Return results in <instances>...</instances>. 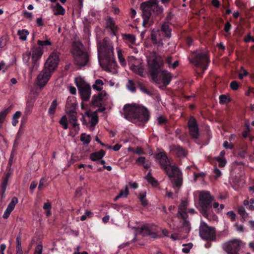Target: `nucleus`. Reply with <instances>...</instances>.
<instances>
[{
  "label": "nucleus",
  "mask_w": 254,
  "mask_h": 254,
  "mask_svg": "<svg viewBox=\"0 0 254 254\" xmlns=\"http://www.w3.org/2000/svg\"><path fill=\"white\" fill-rule=\"evenodd\" d=\"M92 213L89 210H86L84 215L81 216L80 220L82 221H83L86 219L87 217L90 218L92 217Z\"/></svg>",
  "instance_id": "nucleus-50"
},
{
  "label": "nucleus",
  "mask_w": 254,
  "mask_h": 254,
  "mask_svg": "<svg viewBox=\"0 0 254 254\" xmlns=\"http://www.w3.org/2000/svg\"><path fill=\"white\" fill-rule=\"evenodd\" d=\"M118 56L119 60L120 62H121V63L123 65H126V61H125L124 58H123V54L121 51H118Z\"/></svg>",
  "instance_id": "nucleus-55"
},
{
  "label": "nucleus",
  "mask_w": 254,
  "mask_h": 254,
  "mask_svg": "<svg viewBox=\"0 0 254 254\" xmlns=\"http://www.w3.org/2000/svg\"><path fill=\"white\" fill-rule=\"evenodd\" d=\"M98 59L102 66L109 68L115 65L113 47L110 40L105 38L98 44Z\"/></svg>",
  "instance_id": "nucleus-1"
},
{
  "label": "nucleus",
  "mask_w": 254,
  "mask_h": 254,
  "mask_svg": "<svg viewBox=\"0 0 254 254\" xmlns=\"http://www.w3.org/2000/svg\"><path fill=\"white\" fill-rule=\"evenodd\" d=\"M243 244L242 241L235 239L226 243L224 246V249L228 254H239V252Z\"/></svg>",
  "instance_id": "nucleus-8"
},
{
  "label": "nucleus",
  "mask_w": 254,
  "mask_h": 254,
  "mask_svg": "<svg viewBox=\"0 0 254 254\" xmlns=\"http://www.w3.org/2000/svg\"><path fill=\"white\" fill-rule=\"evenodd\" d=\"M20 236L18 235L16 237V254H23V251L22 249L21 244L20 242Z\"/></svg>",
  "instance_id": "nucleus-38"
},
{
  "label": "nucleus",
  "mask_w": 254,
  "mask_h": 254,
  "mask_svg": "<svg viewBox=\"0 0 254 254\" xmlns=\"http://www.w3.org/2000/svg\"><path fill=\"white\" fill-rule=\"evenodd\" d=\"M227 215L230 218L231 221L234 222L236 219V214L233 211H230L227 212Z\"/></svg>",
  "instance_id": "nucleus-56"
},
{
  "label": "nucleus",
  "mask_w": 254,
  "mask_h": 254,
  "mask_svg": "<svg viewBox=\"0 0 254 254\" xmlns=\"http://www.w3.org/2000/svg\"><path fill=\"white\" fill-rule=\"evenodd\" d=\"M124 39L128 41L131 43L133 44L135 41L134 37L130 34H126L124 36Z\"/></svg>",
  "instance_id": "nucleus-52"
},
{
  "label": "nucleus",
  "mask_w": 254,
  "mask_h": 254,
  "mask_svg": "<svg viewBox=\"0 0 254 254\" xmlns=\"http://www.w3.org/2000/svg\"><path fill=\"white\" fill-rule=\"evenodd\" d=\"M107 27H109L114 34H115V31L117 30V26L115 25V23L113 19L111 17H109L106 20Z\"/></svg>",
  "instance_id": "nucleus-27"
},
{
  "label": "nucleus",
  "mask_w": 254,
  "mask_h": 254,
  "mask_svg": "<svg viewBox=\"0 0 254 254\" xmlns=\"http://www.w3.org/2000/svg\"><path fill=\"white\" fill-rule=\"evenodd\" d=\"M187 206V201H182L181 204L179 206L177 214V217L182 219V220L180 221L181 226L179 228V231L186 234H188L190 230V222L187 220L188 217V215L186 211Z\"/></svg>",
  "instance_id": "nucleus-4"
},
{
  "label": "nucleus",
  "mask_w": 254,
  "mask_h": 254,
  "mask_svg": "<svg viewBox=\"0 0 254 254\" xmlns=\"http://www.w3.org/2000/svg\"><path fill=\"white\" fill-rule=\"evenodd\" d=\"M18 203V199L16 197H12L11 201L8 205L7 208L12 209V210L14 209L15 205Z\"/></svg>",
  "instance_id": "nucleus-45"
},
{
  "label": "nucleus",
  "mask_w": 254,
  "mask_h": 254,
  "mask_svg": "<svg viewBox=\"0 0 254 254\" xmlns=\"http://www.w3.org/2000/svg\"><path fill=\"white\" fill-rule=\"evenodd\" d=\"M232 28V25L229 22H227L225 25L224 30L226 33H229Z\"/></svg>",
  "instance_id": "nucleus-62"
},
{
  "label": "nucleus",
  "mask_w": 254,
  "mask_h": 254,
  "mask_svg": "<svg viewBox=\"0 0 254 254\" xmlns=\"http://www.w3.org/2000/svg\"><path fill=\"white\" fill-rule=\"evenodd\" d=\"M217 162L218 163V166L219 167H223L225 166L227 161L223 157H218L216 158Z\"/></svg>",
  "instance_id": "nucleus-44"
},
{
  "label": "nucleus",
  "mask_w": 254,
  "mask_h": 254,
  "mask_svg": "<svg viewBox=\"0 0 254 254\" xmlns=\"http://www.w3.org/2000/svg\"><path fill=\"white\" fill-rule=\"evenodd\" d=\"M139 232L142 234L143 236H149L151 238H156L157 235L153 226H151L148 224L144 225L141 226Z\"/></svg>",
  "instance_id": "nucleus-16"
},
{
  "label": "nucleus",
  "mask_w": 254,
  "mask_h": 254,
  "mask_svg": "<svg viewBox=\"0 0 254 254\" xmlns=\"http://www.w3.org/2000/svg\"><path fill=\"white\" fill-rule=\"evenodd\" d=\"M145 178L153 187H157L159 185L158 181L152 176L150 172L148 173Z\"/></svg>",
  "instance_id": "nucleus-31"
},
{
  "label": "nucleus",
  "mask_w": 254,
  "mask_h": 254,
  "mask_svg": "<svg viewBox=\"0 0 254 254\" xmlns=\"http://www.w3.org/2000/svg\"><path fill=\"white\" fill-rule=\"evenodd\" d=\"M12 174V170H9L6 173L4 177L2 178V184L1 185V188L3 190V194L5 193L6 187L8 184V181Z\"/></svg>",
  "instance_id": "nucleus-25"
},
{
  "label": "nucleus",
  "mask_w": 254,
  "mask_h": 254,
  "mask_svg": "<svg viewBox=\"0 0 254 254\" xmlns=\"http://www.w3.org/2000/svg\"><path fill=\"white\" fill-rule=\"evenodd\" d=\"M160 73V76L162 79V83L164 86H167L170 83L171 80L172 76L171 73L167 70H163V69L161 71Z\"/></svg>",
  "instance_id": "nucleus-21"
},
{
  "label": "nucleus",
  "mask_w": 254,
  "mask_h": 254,
  "mask_svg": "<svg viewBox=\"0 0 254 254\" xmlns=\"http://www.w3.org/2000/svg\"><path fill=\"white\" fill-rule=\"evenodd\" d=\"M54 14L55 15H64L65 10L63 7L59 3H57L53 9Z\"/></svg>",
  "instance_id": "nucleus-29"
},
{
  "label": "nucleus",
  "mask_w": 254,
  "mask_h": 254,
  "mask_svg": "<svg viewBox=\"0 0 254 254\" xmlns=\"http://www.w3.org/2000/svg\"><path fill=\"white\" fill-rule=\"evenodd\" d=\"M214 200V197L211 195L210 192L207 191V217L212 207L211 202Z\"/></svg>",
  "instance_id": "nucleus-37"
},
{
  "label": "nucleus",
  "mask_w": 254,
  "mask_h": 254,
  "mask_svg": "<svg viewBox=\"0 0 254 254\" xmlns=\"http://www.w3.org/2000/svg\"><path fill=\"white\" fill-rule=\"evenodd\" d=\"M241 70H243V73H240L239 74V78L241 80L243 79L244 78V76H247L249 74L248 72L242 66L241 67Z\"/></svg>",
  "instance_id": "nucleus-60"
},
{
  "label": "nucleus",
  "mask_w": 254,
  "mask_h": 254,
  "mask_svg": "<svg viewBox=\"0 0 254 254\" xmlns=\"http://www.w3.org/2000/svg\"><path fill=\"white\" fill-rule=\"evenodd\" d=\"M176 153L179 157H185L187 154V152L182 147L177 146L175 147Z\"/></svg>",
  "instance_id": "nucleus-39"
},
{
  "label": "nucleus",
  "mask_w": 254,
  "mask_h": 254,
  "mask_svg": "<svg viewBox=\"0 0 254 254\" xmlns=\"http://www.w3.org/2000/svg\"><path fill=\"white\" fill-rule=\"evenodd\" d=\"M215 239L216 233L215 228L207 226V241H214Z\"/></svg>",
  "instance_id": "nucleus-26"
},
{
  "label": "nucleus",
  "mask_w": 254,
  "mask_h": 254,
  "mask_svg": "<svg viewBox=\"0 0 254 254\" xmlns=\"http://www.w3.org/2000/svg\"><path fill=\"white\" fill-rule=\"evenodd\" d=\"M161 30L164 33L165 36L170 38L171 37V29L169 25L164 23L161 26Z\"/></svg>",
  "instance_id": "nucleus-32"
},
{
  "label": "nucleus",
  "mask_w": 254,
  "mask_h": 254,
  "mask_svg": "<svg viewBox=\"0 0 254 254\" xmlns=\"http://www.w3.org/2000/svg\"><path fill=\"white\" fill-rule=\"evenodd\" d=\"M183 246H184L185 248L182 249L183 252L185 253H189L190 249L192 247V244L190 243L187 244H184Z\"/></svg>",
  "instance_id": "nucleus-51"
},
{
  "label": "nucleus",
  "mask_w": 254,
  "mask_h": 254,
  "mask_svg": "<svg viewBox=\"0 0 254 254\" xmlns=\"http://www.w3.org/2000/svg\"><path fill=\"white\" fill-rule=\"evenodd\" d=\"M239 83L236 80H233L231 82L230 84V88L234 91L237 90L239 87Z\"/></svg>",
  "instance_id": "nucleus-48"
},
{
  "label": "nucleus",
  "mask_w": 254,
  "mask_h": 254,
  "mask_svg": "<svg viewBox=\"0 0 254 254\" xmlns=\"http://www.w3.org/2000/svg\"><path fill=\"white\" fill-rule=\"evenodd\" d=\"M219 98V103L221 105L227 104L231 101L230 98L225 94L221 95Z\"/></svg>",
  "instance_id": "nucleus-40"
},
{
  "label": "nucleus",
  "mask_w": 254,
  "mask_h": 254,
  "mask_svg": "<svg viewBox=\"0 0 254 254\" xmlns=\"http://www.w3.org/2000/svg\"><path fill=\"white\" fill-rule=\"evenodd\" d=\"M67 114L69 116V123L73 124V127L74 128H76V127H77V128L79 129V124L77 123V113L75 112V109H73L69 110V112L67 113Z\"/></svg>",
  "instance_id": "nucleus-20"
},
{
  "label": "nucleus",
  "mask_w": 254,
  "mask_h": 254,
  "mask_svg": "<svg viewBox=\"0 0 254 254\" xmlns=\"http://www.w3.org/2000/svg\"><path fill=\"white\" fill-rule=\"evenodd\" d=\"M29 34L28 31L26 29L19 30L17 31V34L19 36V39L22 41H26L27 36Z\"/></svg>",
  "instance_id": "nucleus-34"
},
{
  "label": "nucleus",
  "mask_w": 254,
  "mask_h": 254,
  "mask_svg": "<svg viewBox=\"0 0 254 254\" xmlns=\"http://www.w3.org/2000/svg\"><path fill=\"white\" fill-rule=\"evenodd\" d=\"M72 54L74 56V63L79 67L81 68L87 64L89 61L88 55L81 43L77 42L74 44Z\"/></svg>",
  "instance_id": "nucleus-3"
},
{
  "label": "nucleus",
  "mask_w": 254,
  "mask_h": 254,
  "mask_svg": "<svg viewBox=\"0 0 254 254\" xmlns=\"http://www.w3.org/2000/svg\"><path fill=\"white\" fill-rule=\"evenodd\" d=\"M127 88L128 89L130 90L132 92L135 91V87L134 86V83L133 81L131 80H129L128 81V83L127 85Z\"/></svg>",
  "instance_id": "nucleus-53"
},
{
  "label": "nucleus",
  "mask_w": 254,
  "mask_h": 254,
  "mask_svg": "<svg viewBox=\"0 0 254 254\" xmlns=\"http://www.w3.org/2000/svg\"><path fill=\"white\" fill-rule=\"evenodd\" d=\"M199 233L202 239L206 240V224L204 222L200 224Z\"/></svg>",
  "instance_id": "nucleus-28"
},
{
  "label": "nucleus",
  "mask_w": 254,
  "mask_h": 254,
  "mask_svg": "<svg viewBox=\"0 0 254 254\" xmlns=\"http://www.w3.org/2000/svg\"><path fill=\"white\" fill-rule=\"evenodd\" d=\"M45 183H46V180L44 178H42L40 180V183H39V184L38 186V189L39 190H43L46 187Z\"/></svg>",
  "instance_id": "nucleus-58"
},
{
  "label": "nucleus",
  "mask_w": 254,
  "mask_h": 254,
  "mask_svg": "<svg viewBox=\"0 0 254 254\" xmlns=\"http://www.w3.org/2000/svg\"><path fill=\"white\" fill-rule=\"evenodd\" d=\"M43 247L41 245H38L35 248L34 254H42Z\"/></svg>",
  "instance_id": "nucleus-61"
},
{
  "label": "nucleus",
  "mask_w": 254,
  "mask_h": 254,
  "mask_svg": "<svg viewBox=\"0 0 254 254\" xmlns=\"http://www.w3.org/2000/svg\"><path fill=\"white\" fill-rule=\"evenodd\" d=\"M143 5H147L149 9L156 15L161 14L163 11V8L159 4L158 0H149L143 2Z\"/></svg>",
  "instance_id": "nucleus-15"
},
{
  "label": "nucleus",
  "mask_w": 254,
  "mask_h": 254,
  "mask_svg": "<svg viewBox=\"0 0 254 254\" xmlns=\"http://www.w3.org/2000/svg\"><path fill=\"white\" fill-rule=\"evenodd\" d=\"M43 53V49L40 47H35L33 49L32 56V65L30 67V71L31 72H32L34 69H37L39 65L38 61L42 56Z\"/></svg>",
  "instance_id": "nucleus-11"
},
{
  "label": "nucleus",
  "mask_w": 254,
  "mask_h": 254,
  "mask_svg": "<svg viewBox=\"0 0 254 254\" xmlns=\"http://www.w3.org/2000/svg\"><path fill=\"white\" fill-rule=\"evenodd\" d=\"M75 82L82 100L84 101H88L90 99L91 92L90 85L81 77L76 78Z\"/></svg>",
  "instance_id": "nucleus-7"
},
{
  "label": "nucleus",
  "mask_w": 254,
  "mask_h": 254,
  "mask_svg": "<svg viewBox=\"0 0 254 254\" xmlns=\"http://www.w3.org/2000/svg\"><path fill=\"white\" fill-rule=\"evenodd\" d=\"M158 122L159 125H162L166 123L167 120L162 116H160L157 118Z\"/></svg>",
  "instance_id": "nucleus-64"
},
{
  "label": "nucleus",
  "mask_w": 254,
  "mask_h": 254,
  "mask_svg": "<svg viewBox=\"0 0 254 254\" xmlns=\"http://www.w3.org/2000/svg\"><path fill=\"white\" fill-rule=\"evenodd\" d=\"M191 62L194 63L197 66L202 67V71L204 72L206 69L205 64L206 63V53H200L196 55Z\"/></svg>",
  "instance_id": "nucleus-13"
},
{
  "label": "nucleus",
  "mask_w": 254,
  "mask_h": 254,
  "mask_svg": "<svg viewBox=\"0 0 254 254\" xmlns=\"http://www.w3.org/2000/svg\"><path fill=\"white\" fill-rule=\"evenodd\" d=\"M57 106V100H54L52 103L51 105L50 106V108L48 110L49 114L51 115H53L55 113V110Z\"/></svg>",
  "instance_id": "nucleus-43"
},
{
  "label": "nucleus",
  "mask_w": 254,
  "mask_h": 254,
  "mask_svg": "<svg viewBox=\"0 0 254 254\" xmlns=\"http://www.w3.org/2000/svg\"><path fill=\"white\" fill-rule=\"evenodd\" d=\"M103 85L104 83L102 80L97 79L95 80V83L93 84L92 88L98 91H101L103 89Z\"/></svg>",
  "instance_id": "nucleus-33"
},
{
  "label": "nucleus",
  "mask_w": 254,
  "mask_h": 254,
  "mask_svg": "<svg viewBox=\"0 0 254 254\" xmlns=\"http://www.w3.org/2000/svg\"><path fill=\"white\" fill-rule=\"evenodd\" d=\"M80 140L84 144H88L91 141V137L89 135H87L85 133H82L80 136Z\"/></svg>",
  "instance_id": "nucleus-41"
},
{
  "label": "nucleus",
  "mask_w": 254,
  "mask_h": 254,
  "mask_svg": "<svg viewBox=\"0 0 254 254\" xmlns=\"http://www.w3.org/2000/svg\"><path fill=\"white\" fill-rule=\"evenodd\" d=\"M60 124L64 128L66 129L68 128L67 118L65 116H63L60 120Z\"/></svg>",
  "instance_id": "nucleus-46"
},
{
  "label": "nucleus",
  "mask_w": 254,
  "mask_h": 254,
  "mask_svg": "<svg viewBox=\"0 0 254 254\" xmlns=\"http://www.w3.org/2000/svg\"><path fill=\"white\" fill-rule=\"evenodd\" d=\"M198 207L200 213L206 217V191H199Z\"/></svg>",
  "instance_id": "nucleus-14"
},
{
  "label": "nucleus",
  "mask_w": 254,
  "mask_h": 254,
  "mask_svg": "<svg viewBox=\"0 0 254 254\" xmlns=\"http://www.w3.org/2000/svg\"><path fill=\"white\" fill-rule=\"evenodd\" d=\"M148 70L152 80L157 84L161 83L158 78L161 71L163 69L164 63L160 58H155L148 62Z\"/></svg>",
  "instance_id": "nucleus-6"
},
{
  "label": "nucleus",
  "mask_w": 254,
  "mask_h": 254,
  "mask_svg": "<svg viewBox=\"0 0 254 254\" xmlns=\"http://www.w3.org/2000/svg\"><path fill=\"white\" fill-rule=\"evenodd\" d=\"M123 111L124 117L133 123L146 122L149 118L148 110L138 105L127 104L124 106Z\"/></svg>",
  "instance_id": "nucleus-2"
},
{
  "label": "nucleus",
  "mask_w": 254,
  "mask_h": 254,
  "mask_svg": "<svg viewBox=\"0 0 254 254\" xmlns=\"http://www.w3.org/2000/svg\"><path fill=\"white\" fill-rule=\"evenodd\" d=\"M128 194V190L127 187L126 186L125 188V190H122L120 191V193L119 194V197H127V195Z\"/></svg>",
  "instance_id": "nucleus-54"
},
{
  "label": "nucleus",
  "mask_w": 254,
  "mask_h": 254,
  "mask_svg": "<svg viewBox=\"0 0 254 254\" xmlns=\"http://www.w3.org/2000/svg\"><path fill=\"white\" fill-rule=\"evenodd\" d=\"M37 44L38 45L41 46H51L52 43L51 41L50 40H47L46 41H41V40H38L37 41Z\"/></svg>",
  "instance_id": "nucleus-49"
},
{
  "label": "nucleus",
  "mask_w": 254,
  "mask_h": 254,
  "mask_svg": "<svg viewBox=\"0 0 254 254\" xmlns=\"http://www.w3.org/2000/svg\"><path fill=\"white\" fill-rule=\"evenodd\" d=\"M130 69L133 72L138 74L140 76L145 77V75L144 74V67L141 64L138 65L132 64L130 66Z\"/></svg>",
  "instance_id": "nucleus-22"
},
{
  "label": "nucleus",
  "mask_w": 254,
  "mask_h": 254,
  "mask_svg": "<svg viewBox=\"0 0 254 254\" xmlns=\"http://www.w3.org/2000/svg\"><path fill=\"white\" fill-rule=\"evenodd\" d=\"M46 70L44 68L37 77V84L41 87H43L47 83L51 76V73Z\"/></svg>",
  "instance_id": "nucleus-17"
},
{
  "label": "nucleus",
  "mask_w": 254,
  "mask_h": 254,
  "mask_svg": "<svg viewBox=\"0 0 254 254\" xmlns=\"http://www.w3.org/2000/svg\"><path fill=\"white\" fill-rule=\"evenodd\" d=\"M155 159L164 172L172 166L165 152H160L156 154Z\"/></svg>",
  "instance_id": "nucleus-9"
},
{
  "label": "nucleus",
  "mask_w": 254,
  "mask_h": 254,
  "mask_svg": "<svg viewBox=\"0 0 254 254\" xmlns=\"http://www.w3.org/2000/svg\"><path fill=\"white\" fill-rule=\"evenodd\" d=\"M151 39L154 45L160 44V43L158 42L157 39V34L156 32L154 30L152 31L151 33Z\"/></svg>",
  "instance_id": "nucleus-47"
},
{
  "label": "nucleus",
  "mask_w": 254,
  "mask_h": 254,
  "mask_svg": "<svg viewBox=\"0 0 254 254\" xmlns=\"http://www.w3.org/2000/svg\"><path fill=\"white\" fill-rule=\"evenodd\" d=\"M35 100L34 99H31L29 100L26 103V107L25 111V116H23V118L26 119L28 115H29L34 106Z\"/></svg>",
  "instance_id": "nucleus-24"
},
{
  "label": "nucleus",
  "mask_w": 254,
  "mask_h": 254,
  "mask_svg": "<svg viewBox=\"0 0 254 254\" xmlns=\"http://www.w3.org/2000/svg\"><path fill=\"white\" fill-rule=\"evenodd\" d=\"M105 154V151L101 149L99 151L91 153L90 155V158L93 161H99L104 156Z\"/></svg>",
  "instance_id": "nucleus-23"
},
{
  "label": "nucleus",
  "mask_w": 254,
  "mask_h": 254,
  "mask_svg": "<svg viewBox=\"0 0 254 254\" xmlns=\"http://www.w3.org/2000/svg\"><path fill=\"white\" fill-rule=\"evenodd\" d=\"M31 56V52H27L23 55V60L24 62L27 63L30 58Z\"/></svg>",
  "instance_id": "nucleus-59"
},
{
  "label": "nucleus",
  "mask_w": 254,
  "mask_h": 254,
  "mask_svg": "<svg viewBox=\"0 0 254 254\" xmlns=\"http://www.w3.org/2000/svg\"><path fill=\"white\" fill-rule=\"evenodd\" d=\"M223 146L226 149H232L234 146L233 144L229 143L227 141H225L224 142Z\"/></svg>",
  "instance_id": "nucleus-57"
},
{
  "label": "nucleus",
  "mask_w": 254,
  "mask_h": 254,
  "mask_svg": "<svg viewBox=\"0 0 254 254\" xmlns=\"http://www.w3.org/2000/svg\"><path fill=\"white\" fill-rule=\"evenodd\" d=\"M213 173L214 175L209 177L210 179L212 181L217 180L222 174L221 171L216 167H214Z\"/></svg>",
  "instance_id": "nucleus-35"
},
{
  "label": "nucleus",
  "mask_w": 254,
  "mask_h": 254,
  "mask_svg": "<svg viewBox=\"0 0 254 254\" xmlns=\"http://www.w3.org/2000/svg\"><path fill=\"white\" fill-rule=\"evenodd\" d=\"M59 61L58 55L55 53H52L45 64L44 69L52 73L57 67Z\"/></svg>",
  "instance_id": "nucleus-10"
},
{
  "label": "nucleus",
  "mask_w": 254,
  "mask_h": 254,
  "mask_svg": "<svg viewBox=\"0 0 254 254\" xmlns=\"http://www.w3.org/2000/svg\"><path fill=\"white\" fill-rule=\"evenodd\" d=\"M188 125L190 135L193 138H197L199 135V129L196 121L193 117H190Z\"/></svg>",
  "instance_id": "nucleus-12"
},
{
  "label": "nucleus",
  "mask_w": 254,
  "mask_h": 254,
  "mask_svg": "<svg viewBox=\"0 0 254 254\" xmlns=\"http://www.w3.org/2000/svg\"><path fill=\"white\" fill-rule=\"evenodd\" d=\"M165 172L177 193L183 184V176L181 171L177 166H172L170 169H168Z\"/></svg>",
  "instance_id": "nucleus-5"
},
{
  "label": "nucleus",
  "mask_w": 254,
  "mask_h": 254,
  "mask_svg": "<svg viewBox=\"0 0 254 254\" xmlns=\"http://www.w3.org/2000/svg\"><path fill=\"white\" fill-rule=\"evenodd\" d=\"M148 162V161H146L144 157H140L136 160V163L138 165H142L145 169H148L150 167V165Z\"/></svg>",
  "instance_id": "nucleus-30"
},
{
  "label": "nucleus",
  "mask_w": 254,
  "mask_h": 254,
  "mask_svg": "<svg viewBox=\"0 0 254 254\" xmlns=\"http://www.w3.org/2000/svg\"><path fill=\"white\" fill-rule=\"evenodd\" d=\"M12 211V209H10V208L7 207L6 210L5 211L3 215V218L4 219H7L9 216L10 214L11 213Z\"/></svg>",
  "instance_id": "nucleus-63"
},
{
  "label": "nucleus",
  "mask_w": 254,
  "mask_h": 254,
  "mask_svg": "<svg viewBox=\"0 0 254 254\" xmlns=\"http://www.w3.org/2000/svg\"><path fill=\"white\" fill-rule=\"evenodd\" d=\"M140 7L142 10L143 26L146 27L147 25H150L152 23V21L150 20L151 15V10L147 5H143V2L141 4Z\"/></svg>",
  "instance_id": "nucleus-19"
},
{
  "label": "nucleus",
  "mask_w": 254,
  "mask_h": 254,
  "mask_svg": "<svg viewBox=\"0 0 254 254\" xmlns=\"http://www.w3.org/2000/svg\"><path fill=\"white\" fill-rule=\"evenodd\" d=\"M91 127H94L98 122V117L96 113L94 112L93 114L91 115Z\"/></svg>",
  "instance_id": "nucleus-42"
},
{
  "label": "nucleus",
  "mask_w": 254,
  "mask_h": 254,
  "mask_svg": "<svg viewBox=\"0 0 254 254\" xmlns=\"http://www.w3.org/2000/svg\"><path fill=\"white\" fill-rule=\"evenodd\" d=\"M107 93L105 91H102L98 95H94L92 99V104L93 106L101 107L103 106V101L107 99Z\"/></svg>",
  "instance_id": "nucleus-18"
},
{
  "label": "nucleus",
  "mask_w": 254,
  "mask_h": 254,
  "mask_svg": "<svg viewBox=\"0 0 254 254\" xmlns=\"http://www.w3.org/2000/svg\"><path fill=\"white\" fill-rule=\"evenodd\" d=\"M12 106H10L7 108L0 112V122L3 123L7 114L10 111Z\"/></svg>",
  "instance_id": "nucleus-36"
}]
</instances>
